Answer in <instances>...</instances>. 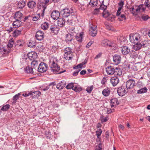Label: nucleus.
<instances>
[{
    "label": "nucleus",
    "mask_w": 150,
    "mask_h": 150,
    "mask_svg": "<svg viewBox=\"0 0 150 150\" xmlns=\"http://www.w3.org/2000/svg\"><path fill=\"white\" fill-rule=\"evenodd\" d=\"M106 71L108 75L114 74L117 76H120L122 74L121 70L119 67L111 66H108L106 68Z\"/></svg>",
    "instance_id": "obj_1"
},
{
    "label": "nucleus",
    "mask_w": 150,
    "mask_h": 150,
    "mask_svg": "<svg viewBox=\"0 0 150 150\" xmlns=\"http://www.w3.org/2000/svg\"><path fill=\"white\" fill-rule=\"evenodd\" d=\"M134 43H136V44L133 45V48L136 51L139 50L141 48L147 47L148 46V44L145 41H140V42H134Z\"/></svg>",
    "instance_id": "obj_2"
},
{
    "label": "nucleus",
    "mask_w": 150,
    "mask_h": 150,
    "mask_svg": "<svg viewBox=\"0 0 150 150\" xmlns=\"http://www.w3.org/2000/svg\"><path fill=\"white\" fill-rule=\"evenodd\" d=\"M56 58L52 57L49 62V67L51 71L53 73L56 72Z\"/></svg>",
    "instance_id": "obj_3"
},
{
    "label": "nucleus",
    "mask_w": 150,
    "mask_h": 150,
    "mask_svg": "<svg viewBox=\"0 0 150 150\" xmlns=\"http://www.w3.org/2000/svg\"><path fill=\"white\" fill-rule=\"evenodd\" d=\"M101 45L103 46H108L113 50H115L117 48L115 43L107 39L103 40L101 42Z\"/></svg>",
    "instance_id": "obj_4"
},
{
    "label": "nucleus",
    "mask_w": 150,
    "mask_h": 150,
    "mask_svg": "<svg viewBox=\"0 0 150 150\" xmlns=\"http://www.w3.org/2000/svg\"><path fill=\"white\" fill-rule=\"evenodd\" d=\"M65 53L64 55V58L67 60H69L71 59L72 58L71 56L72 51L70 47H68L65 48L64 50Z\"/></svg>",
    "instance_id": "obj_5"
},
{
    "label": "nucleus",
    "mask_w": 150,
    "mask_h": 150,
    "mask_svg": "<svg viewBox=\"0 0 150 150\" xmlns=\"http://www.w3.org/2000/svg\"><path fill=\"white\" fill-rule=\"evenodd\" d=\"M136 85V83L135 80L132 79H129L126 82V87L127 90L133 88Z\"/></svg>",
    "instance_id": "obj_6"
},
{
    "label": "nucleus",
    "mask_w": 150,
    "mask_h": 150,
    "mask_svg": "<svg viewBox=\"0 0 150 150\" xmlns=\"http://www.w3.org/2000/svg\"><path fill=\"white\" fill-rule=\"evenodd\" d=\"M117 91L120 96H122L128 92V90H127V88L123 85L121 86L118 88Z\"/></svg>",
    "instance_id": "obj_7"
},
{
    "label": "nucleus",
    "mask_w": 150,
    "mask_h": 150,
    "mask_svg": "<svg viewBox=\"0 0 150 150\" xmlns=\"http://www.w3.org/2000/svg\"><path fill=\"white\" fill-rule=\"evenodd\" d=\"M47 65L43 62H41L38 67V71L39 72L43 73L45 72L47 69Z\"/></svg>",
    "instance_id": "obj_8"
},
{
    "label": "nucleus",
    "mask_w": 150,
    "mask_h": 150,
    "mask_svg": "<svg viewBox=\"0 0 150 150\" xmlns=\"http://www.w3.org/2000/svg\"><path fill=\"white\" fill-rule=\"evenodd\" d=\"M71 11L68 8H66L60 11V13L64 17H67L69 16L70 14L71 15H73L74 13L72 12V9L71 8Z\"/></svg>",
    "instance_id": "obj_9"
},
{
    "label": "nucleus",
    "mask_w": 150,
    "mask_h": 150,
    "mask_svg": "<svg viewBox=\"0 0 150 150\" xmlns=\"http://www.w3.org/2000/svg\"><path fill=\"white\" fill-rule=\"evenodd\" d=\"M141 38L140 35L138 33H136L134 35H132L130 34L129 35V39L131 42H134V41H136L137 42H140Z\"/></svg>",
    "instance_id": "obj_10"
},
{
    "label": "nucleus",
    "mask_w": 150,
    "mask_h": 150,
    "mask_svg": "<svg viewBox=\"0 0 150 150\" xmlns=\"http://www.w3.org/2000/svg\"><path fill=\"white\" fill-rule=\"evenodd\" d=\"M44 33L42 31H38L35 34V37L37 40H41L43 39L44 38Z\"/></svg>",
    "instance_id": "obj_11"
},
{
    "label": "nucleus",
    "mask_w": 150,
    "mask_h": 150,
    "mask_svg": "<svg viewBox=\"0 0 150 150\" xmlns=\"http://www.w3.org/2000/svg\"><path fill=\"white\" fill-rule=\"evenodd\" d=\"M56 83L55 81L50 83L48 86L43 89V91H45L48 90L50 88H52V91H55V88L56 87Z\"/></svg>",
    "instance_id": "obj_12"
},
{
    "label": "nucleus",
    "mask_w": 150,
    "mask_h": 150,
    "mask_svg": "<svg viewBox=\"0 0 150 150\" xmlns=\"http://www.w3.org/2000/svg\"><path fill=\"white\" fill-rule=\"evenodd\" d=\"M121 60V57L120 55L115 54L113 56V61L115 64H119Z\"/></svg>",
    "instance_id": "obj_13"
},
{
    "label": "nucleus",
    "mask_w": 150,
    "mask_h": 150,
    "mask_svg": "<svg viewBox=\"0 0 150 150\" xmlns=\"http://www.w3.org/2000/svg\"><path fill=\"white\" fill-rule=\"evenodd\" d=\"M74 33L71 32V34L68 33L66 36L65 41L67 42H70L74 38Z\"/></svg>",
    "instance_id": "obj_14"
},
{
    "label": "nucleus",
    "mask_w": 150,
    "mask_h": 150,
    "mask_svg": "<svg viewBox=\"0 0 150 150\" xmlns=\"http://www.w3.org/2000/svg\"><path fill=\"white\" fill-rule=\"evenodd\" d=\"M27 56L28 58L31 61L35 60V59H36L37 57L36 54L33 52H29L27 54Z\"/></svg>",
    "instance_id": "obj_15"
},
{
    "label": "nucleus",
    "mask_w": 150,
    "mask_h": 150,
    "mask_svg": "<svg viewBox=\"0 0 150 150\" xmlns=\"http://www.w3.org/2000/svg\"><path fill=\"white\" fill-rule=\"evenodd\" d=\"M121 49L122 53L123 55H127L130 52V49L127 46H123L121 47Z\"/></svg>",
    "instance_id": "obj_16"
},
{
    "label": "nucleus",
    "mask_w": 150,
    "mask_h": 150,
    "mask_svg": "<svg viewBox=\"0 0 150 150\" xmlns=\"http://www.w3.org/2000/svg\"><path fill=\"white\" fill-rule=\"evenodd\" d=\"M57 23L58 26L60 27H62L64 25L65 23V19L63 18H59V17H57Z\"/></svg>",
    "instance_id": "obj_17"
},
{
    "label": "nucleus",
    "mask_w": 150,
    "mask_h": 150,
    "mask_svg": "<svg viewBox=\"0 0 150 150\" xmlns=\"http://www.w3.org/2000/svg\"><path fill=\"white\" fill-rule=\"evenodd\" d=\"M110 81L114 86H116L119 82V80L117 76L112 77L110 79Z\"/></svg>",
    "instance_id": "obj_18"
},
{
    "label": "nucleus",
    "mask_w": 150,
    "mask_h": 150,
    "mask_svg": "<svg viewBox=\"0 0 150 150\" xmlns=\"http://www.w3.org/2000/svg\"><path fill=\"white\" fill-rule=\"evenodd\" d=\"M111 105L112 108L114 107L115 106L118 105L119 104V103L118 100L117 98H114L110 100Z\"/></svg>",
    "instance_id": "obj_19"
},
{
    "label": "nucleus",
    "mask_w": 150,
    "mask_h": 150,
    "mask_svg": "<svg viewBox=\"0 0 150 150\" xmlns=\"http://www.w3.org/2000/svg\"><path fill=\"white\" fill-rule=\"evenodd\" d=\"M25 42L22 40H17L14 46L17 47L23 46Z\"/></svg>",
    "instance_id": "obj_20"
},
{
    "label": "nucleus",
    "mask_w": 150,
    "mask_h": 150,
    "mask_svg": "<svg viewBox=\"0 0 150 150\" xmlns=\"http://www.w3.org/2000/svg\"><path fill=\"white\" fill-rule=\"evenodd\" d=\"M27 5L29 8L33 9L36 7V4L33 1L30 0L28 2Z\"/></svg>",
    "instance_id": "obj_21"
},
{
    "label": "nucleus",
    "mask_w": 150,
    "mask_h": 150,
    "mask_svg": "<svg viewBox=\"0 0 150 150\" xmlns=\"http://www.w3.org/2000/svg\"><path fill=\"white\" fill-rule=\"evenodd\" d=\"M25 5V2L23 0H20L17 4V8L22 9Z\"/></svg>",
    "instance_id": "obj_22"
},
{
    "label": "nucleus",
    "mask_w": 150,
    "mask_h": 150,
    "mask_svg": "<svg viewBox=\"0 0 150 150\" xmlns=\"http://www.w3.org/2000/svg\"><path fill=\"white\" fill-rule=\"evenodd\" d=\"M31 95L32 96L33 98H37L41 94V92L39 91H31Z\"/></svg>",
    "instance_id": "obj_23"
},
{
    "label": "nucleus",
    "mask_w": 150,
    "mask_h": 150,
    "mask_svg": "<svg viewBox=\"0 0 150 150\" xmlns=\"http://www.w3.org/2000/svg\"><path fill=\"white\" fill-rule=\"evenodd\" d=\"M83 35V32H81L79 34H77L75 36L76 39L78 41L81 42L82 41Z\"/></svg>",
    "instance_id": "obj_24"
},
{
    "label": "nucleus",
    "mask_w": 150,
    "mask_h": 150,
    "mask_svg": "<svg viewBox=\"0 0 150 150\" xmlns=\"http://www.w3.org/2000/svg\"><path fill=\"white\" fill-rule=\"evenodd\" d=\"M23 16L22 13L19 11L16 12L13 16L14 18L16 20L20 19Z\"/></svg>",
    "instance_id": "obj_25"
},
{
    "label": "nucleus",
    "mask_w": 150,
    "mask_h": 150,
    "mask_svg": "<svg viewBox=\"0 0 150 150\" xmlns=\"http://www.w3.org/2000/svg\"><path fill=\"white\" fill-rule=\"evenodd\" d=\"M22 22L19 20H16L13 23V25L15 28H18L21 25Z\"/></svg>",
    "instance_id": "obj_26"
},
{
    "label": "nucleus",
    "mask_w": 150,
    "mask_h": 150,
    "mask_svg": "<svg viewBox=\"0 0 150 150\" xmlns=\"http://www.w3.org/2000/svg\"><path fill=\"white\" fill-rule=\"evenodd\" d=\"M110 90L109 88H107L103 90L102 91L103 95L105 96H108L110 94Z\"/></svg>",
    "instance_id": "obj_27"
},
{
    "label": "nucleus",
    "mask_w": 150,
    "mask_h": 150,
    "mask_svg": "<svg viewBox=\"0 0 150 150\" xmlns=\"http://www.w3.org/2000/svg\"><path fill=\"white\" fill-rule=\"evenodd\" d=\"M65 85L64 81H61L57 84V88L59 90L62 89L64 87Z\"/></svg>",
    "instance_id": "obj_28"
},
{
    "label": "nucleus",
    "mask_w": 150,
    "mask_h": 150,
    "mask_svg": "<svg viewBox=\"0 0 150 150\" xmlns=\"http://www.w3.org/2000/svg\"><path fill=\"white\" fill-rule=\"evenodd\" d=\"M15 44L14 40L13 38H11L8 42L7 47L11 48L13 47V45Z\"/></svg>",
    "instance_id": "obj_29"
},
{
    "label": "nucleus",
    "mask_w": 150,
    "mask_h": 150,
    "mask_svg": "<svg viewBox=\"0 0 150 150\" xmlns=\"http://www.w3.org/2000/svg\"><path fill=\"white\" fill-rule=\"evenodd\" d=\"M10 105L8 104L3 105L1 108V110L4 112L7 111L10 108Z\"/></svg>",
    "instance_id": "obj_30"
},
{
    "label": "nucleus",
    "mask_w": 150,
    "mask_h": 150,
    "mask_svg": "<svg viewBox=\"0 0 150 150\" xmlns=\"http://www.w3.org/2000/svg\"><path fill=\"white\" fill-rule=\"evenodd\" d=\"M27 45L29 47L34 48L36 46V43L32 40H30L27 43Z\"/></svg>",
    "instance_id": "obj_31"
},
{
    "label": "nucleus",
    "mask_w": 150,
    "mask_h": 150,
    "mask_svg": "<svg viewBox=\"0 0 150 150\" xmlns=\"http://www.w3.org/2000/svg\"><path fill=\"white\" fill-rule=\"evenodd\" d=\"M24 70L27 73L33 74V68L29 66L25 68Z\"/></svg>",
    "instance_id": "obj_32"
},
{
    "label": "nucleus",
    "mask_w": 150,
    "mask_h": 150,
    "mask_svg": "<svg viewBox=\"0 0 150 150\" xmlns=\"http://www.w3.org/2000/svg\"><path fill=\"white\" fill-rule=\"evenodd\" d=\"M50 29L51 35H55L56 32V26L55 25H51Z\"/></svg>",
    "instance_id": "obj_33"
},
{
    "label": "nucleus",
    "mask_w": 150,
    "mask_h": 150,
    "mask_svg": "<svg viewBox=\"0 0 150 150\" xmlns=\"http://www.w3.org/2000/svg\"><path fill=\"white\" fill-rule=\"evenodd\" d=\"M31 67L33 69H35L37 67H38V61L36 60H34L31 63Z\"/></svg>",
    "instance_id": "obj_34"
},
{
    "label": "nucleus",
    "mask_w": 150,
    "mask_h": 150,
    "mask_svg": "<svg viewBox=\"0 0 150 150\" xmlns=\"http://www.w3.org/2000/svg\"><path fill=\"white\" fill-rule=\"evenodd\" d=\"M102 132V131L100 129H99L96 131V135L97 136L98 139L100 141L101 138L100 137Z\"/></svg>",
    "instance_id": "obj_35"
},
{
    "label": "nucleus",
    "mask_w": 150,
    "mask_h": 150,
    "mask_svg": "<svg viewBox=\"0 0 150 150\" xmlns=\"http://www.w3.org/2000/svg\"><path fill=\"white\" fill-rule=\"evenodd\" d=\"M21 34V30H15L13 33V36L16 37Z\"/></svg>",
    "instance_id": "obj_36"
},
{
    "label": "nucleus",
    "mask_w": 150,
    "mask_h": 150,
    "mask_svg": "<svg viewBox=\"0 0 150 150\" xmlns=\"http://www.w3.org/2000/svg\"><path fill=\"white\" fill-rule=\"evenodd\" d=\"M49 24L48 23L45 22L41 25V28L44 30H45L47 29L48 27Z\"/></svg>",
    "instance_id": "obj_37"
},
{
    "label": "nucleus",
    "mask_w": 150,
    "mask_h": 150,
    "mask_svg": "<svg viewBox=\"0 0 150 150\" xmlns=\"http://www.w3.org/2000/svg\"><path fill=\"white\" fill-rule=\"evenodd\" d=\"M118 20L120 21H122L126 19V16L124 14H121L118 16Z\"/></svg>",
    "instance_id": "obj_38"
},
{
    "label": "nucleus",
    "mask_w": 150,
    "mask_h": 150,
    "mask_svg": "<svg viewBox=\"0 0 150 150\" xmlns=\"http://www.w3.org/2000/svg\"><path fill=\"white\" fill-rule=\"evenodd\" d=\"M129 53L130 56L132 58H134L137 56V53L134 50H131V51H130Z\"/></svg>",
    "instance_id": "obj_39"
},
{
    "label": "nucleus",
    "mask_w": 150,
    "mask_h": 150,
    "mask_svg": "<svg viewBox=\"0 0 150 150\" xmlns=\"http://www.w3.org/2000/svg\"><path fill=\"white\" fill-rule=\"evenodd\" d=\"M111 15V14L110 13L108 10L103 11V12L102 13V15L105 18H107Z\"/></svg>",
    "instance_id": "obj_40"
},
{
    "label": "nucleus",
    "mask_w": 150,
    "mask_h": 150,
    "mask_svg": "<svg viewBox=\"0 0 150 150\" xmlns=\"http://www.w3.org/2000/svg\"><path fill=\"white\" fill-rule=\"evenodd\" d=\"M20 93H18V94H16L13 97L12 99L13 101V103H16L17 100L19 98V96L20 95Z\"/></svg>",
    "instance_id": "obj_41"
},
{
    "label": "nucleus",
    "mask_w": 150,
    "mask_h": 150,
    "mask_svg": "<svg viewBox=\"0 0 150 150\" xmlns=\"http://www.w3.org/2000/svg\"><path fill=\"white\" fill-rule=\"evenodd\" d=\"M147 89L146 87L142 88L137 91L138 93H142L147 92Z\"/></svg>",
    "instance_id": "obj_42"
},
{
    "label": "nucleus",
    "mask_w": 150,
    "mask_h": 150,
    "mask_svg": "<svg viewBox=\"0 0 150 150\" xmlns=\"http://www.w3.org/2000/svg\"><path fill=\"white\" fill-rule=\"evenodd\" d=\"M51 17L54 20H56V10L53 11L51 14Z\"/></svg>",
    "instance_id": "obj_43"
},
{
    "label": "nucleus",
    "mask_w": 150,
    "mask_h": 150,
    "mask_svg": "<svg viewBox=\"0 0 150 150\" xmlns=\"http://www.w3.org/2000/svg\"><path fill=\"white\" fill-rule=\"evenodd\" d=\"M73 90L77 92H79L82 90V88L77 86H74Z\"/></svg>",
    "instance_id": "obj_44"
},
{
    "label": "nucleus",
    "mask_w": 150,
    "mask_h": 150,
    "mask_svg": "<svg viewBox=\"0 0 150 150\" xmlns=\"http://www.w3.org/2000/svg\"><path fill=\"white\" fill-rule=\"evenodd\" d=\"M74 83H71L68 84L66 87V88L67 89H72V90L74 88Z\"/></svg>",
    "instance_id": "obj_45"
},
{
    "label": "nucleus",
    "mask_w": 150,
    "mask_h": 150,
    "mask_svg": "<svg viewBox=\"0 0 150 150\" xmlns=\"http://www.w3.org/2000/svg\"><path fill=\"white\" fill-rule=\"evenodd\" d=\"M60 69V66L58 65L57 64V74H59L62 73L66 71L65 70H64L63 71H59Z\"/></svg>",
    "instance_id": "obj_46"
},
{
    "label": "nucleus",
    "mask_w": 150,
    "mask_h": 150,
    "mask_svg": "<svg viewBox=\"0 0 150 150\" xmlns=\"http://www.w3.org/2000/svg\"><path fill=\"white\" fill-rule=\"evenodd\" d=\"M97 32V30H94V31H91L89 30V34L93 37L95 36L96 35Z\"/></svg>",
    "instance_id": "obj_47"
},
{
    "label": "nucleus",
    "mask_w": 150,
    "mask_h": 150,
    "mask_svg": "<svg viewBox=\"0 0 150 150\" xmlns=\"http://www.w3.org/2000/svg\"><path fill=\"white\" fill-rule=\"evenodd\" d=\"M105 27L106 29L109 30H113V28L112 26L110 25L108 23H107L105 25Z\"/></svg>",
    "instance_id": "obj_48"
},
{
    "label": "nucleus",
    "mask_w": 150,
    "mask_h": 150,
    "mask_svg": "<svg viewBox=\"0 0 150 150\" xmlns=\"http://www.w3.org/2000/svg\"><path fill=\"white\" fill-rule=\"evenodd\" d=\"M93 88V86H91L90 87L88 86L87 88L86 91L88 93H91Z\"/></svg>",
    "instance_id": "obj_49"
},
{
    "label": "nucleus",
    "mask_w": 150,
    "mask_h": 150,
    "mask_svg": "<svg viewBox=\"0 0 150 150\" xmlns=\"http://www.w3.org/2000/svg\"><path fill=\"white\" fill-rule=\"evenodd\" d=\"M100 12V9L98 8H96L94 9L92 12L93 14L94 15H97L99 14Z\"/></svg>",
    "instance_id": "obj_50"
},
{
    "label": "nucleus",
    "mask_w": 150,
    "mask_h": 150,
    "mask_svg": "<svg viewBox=\"0 0 150 150\" xmlns=\"http://www.w3.org/2000/svg\"><path fill=\"white\" fill-rule=\"evenodd\" d=\"M141 18L143 21H147L148 19L150 18V17H149L148 15H143L142 16Z\"/></svg>",
    "instance_id": "obj_51"
},
{
    "label": "nucleus",
    "mask_w": 150,
    "mask_h": 150,
    "mask_svg": "<svg viewBox=\"0 0 150 150\" xmlns=\"http://www.w3.org/2000/svg\"><path fill=\"white\" fill-rule=\"evenodd\" d=\"M107 8V6L105 5H100V7L99 8V9L103 10V11L106 10Z\"/></svg>",
    "instance_id": "obj_52"
},
{
    "label": "nucleus",
    "mask_w": 150,
    "mask_h": 150,
    "mask_svg": "<svg viewBox=\"0 0 150 150\" xmlns=\"http://www.w3.org/2000/svg\"><path fill=\"white\" fill-rule=\"evenodd\" d=\"M45 133V135L47 139H49L51 138V134L49 131H46Z\"/></svg>",
    "instance_id": "obj_53"
},
{
    "label": "nucleus",
    "mask_w": 150,
    "mask_h": 150,
    "mask_svg": "<svg viewBox=\"0 0 150 150\" xmlns=\"http://www.w3.org/2000/svg\"><path fill=\"white\" fill-rule=\"evenodd\" d=\"M37 7L38 8L40 9L41 8L42 2L40 0H38L37 3Z\"/></svg>",
    "instance_id": "obj_54"
},
{
    "label": "nucleus",
    "mask_w": 150,
    "mask_h": 150,
    "mask_svg": "<svg viewBox=\"0 0 150 150\" xmlns=\"http://www.w3.org/2000/svg\"><path fill=\"white\" fill-rule=\"evenodd\" d=\"M141 9L143 11H145L146 8H141L140 6H137V8L135 10V11L137 12H138Z\"/></svg>",
    "instance_id": "obj_55"
},
{
    "label": "nucleus",
    "mask_w": 150,
    "mask_h": 150,
    "mask_svg": "<svg viewBox=\"0 0 150 150\" xmlns=\"http://www.w3.org/2000/svg\"><path fill=\"white\" fill-rule=\"evenodd\" d=\"M89 30L94 31V30H97V27L95 25H92L90 27L89 29Z\"/></svg>",
    "instance_id": "obj_56"
},
{
    "label": "nucleus",
    "mask_w": 150,
    "mask_h": 150,
    "mask_svg": "<svg viewBox=\"0 0 150 150\" xmlns=\"http://www.w3.org/2000/svg\"><path fill=\"white\" fill-rule=\"evenodd\" d=\"M144 4L147 7H150V1H149V0H146L144 2Z\"/></svg>",
    "instance_id": "obj_57"
},
{
    "label": "nucleus",
    "mask_w": 150,
    "mask_h": 150,
    "mask_svg": "<svg viewBox=\"0 0 150 150\" xmlns=\"http://www.w3.org/2000/svg\"><path fill=\"white\" fill-rule=\"evenodd\" d=\"M124 4V1L123 0H120L119 2L118 3V5L119 7H123Z\"/></svg>",
    "instance_id": "obj_58"
},
{
    "label": "nucleus",
    "mask_w": 150,
    "mask_h": 150,
    "mask_svg": "<svg viewBox=\"0 0 150 150\" xmlns=\"http://www.w3.org/2000/svg\"><path fill=\"white\" fill-rule=\"evenodd\" d=\"M107 82V80L106 78L105 77H104L103 79L102 80L101 83L103 85L105 84Z\"/></svg>",
    "instance_id": "obj_59"
},
{
    "label": "nucleus",
    "mask_w": 150,
    "mask_h": 150,
    "mask_svg": "<svg viewBox=\"0 0 150 150\" xmlns=\"http://www.w3.org/2000/svg\"><path fill=\"white\" fill-rule=\"evenodd\" d=\"M82 67V65L81 64V63L77 65V66L75 67H73V68L74 69H78L79 68H81Z\"/></svg>",
    "instance_id": "obj_60"
},
{
    "label": "nucleus",
    "mask_w": 150,
    "mask_h": 150,
    "mask_svg": "<svg viewBox=\"0 0 150 150\" xmlns=\"http://www.w3.org/2000/svg\"><path fill=\"white\" fill-rule=\"evenodd\" d=\"M96 2V1H94V0H90V1L89 3V5H91V4L92 6L93 7H94V5L95 3Z\"/></svg>",
    "instance_id": "obj_61"
},
{
    "label": "nucleus",
    "mask_w": 150,
    "mask_h": 150,
    "mask_svg": "<svg viewBox=\"0 0 150 150\" xmlns=\"http://www.w3.org/2000/svg\"><path fill=\"white\" fill-rule=\"evenodd\" d=\"M66 23L68 25H71L72 24V20L68 19L67 20V21H66Z\"/></svg>",
    "instance_id": "obj_62"
},
{
    "label": "nucleus",
    "mask_w": 150,
    "mask_h": 150,
    "mask_svg": "<svg viewBox=\"0 0 150 150\" xmlns=\"http://www.w3.org/2000/svg\"><path fill=\"white\" fill-rule=\"evenodd\" d=\"M102 53L101 52L99 53L94 58L95 59H97L100 58L102 56Z\"/></svg>",
    "instance_id": "obj_63"
},
{
    "label": "nucleus",
    "mask_w": 150,
    "mask_h": 150,
    "mask_svg": "<svg viewBox=\"0 0 150 150\" xmlns=\"http://www.w3.org/2000/svg\"><path fill=\"white\" fill-rule=\"evenodd\" d=\"M108 120V117H105L104 118H102L101 119V122L102 123H104L105 122L107 121Z\"/></svg>",
    "instance_id": "obj_64"
}]
</instances>
